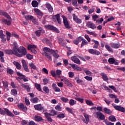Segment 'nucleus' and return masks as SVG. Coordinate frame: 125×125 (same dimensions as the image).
I'll return each mask as SVG.
<instances>
[{"label": "nucleus", "instance_id": "nucleus-33", "mask_svg": "<svg viewBox=\"0 0 125 125\" xmlns=\"http://www.w3.org/2000/svg\"><path fill=\"white\" fill-rule=\"evenodd\" d=\"M30 101H31L32 103H38V102L40 101V99H39L38 97L32 98L31 99Z\"/></svg>", "mask_w": 125, "mask_h": 125}, {"label": "nucleus", "instance_id": "nucleus-27", "mask_svg": "<svg viewBox=\"0 0 125 125\" xmlns=\"http://www.w3.org/2000/svg\"><path fill=\"white\" fill-rule=\"evenodd\" d=\"M13 63L15 66H16L17 69L18 70H21V64H20L19 62L14 61L13 62Z\"/></svg>", "mask_w": 125, "mask_h": 125}, {"label": "nucleus", "instance_id": "nucleus-58", "mask_svg": "<svg viewBox=\"0 0 125 125\" xmlns=\"http://www.w3.org/2000/svg\"><path fill=\"white\" fill-rule=\"evenodd\" d=\"M33 55L30 54H26V58L28 59V60H32V59H33Z\"/></svg>", "mask_w": 125, "mask_h": 125}, {"label": "nucleus", "instance_id": "nucleus-22", "mask_svg": "<svg viewBox=\"0 0 125 125\" xmlns=\"http://www.w3.org/2000/svg\"><path fill=\"white\" fill-rule=\"evenodd\" d=\"M114 107L115 109V110H117V111H120V112H123V113H124L125 112V108L121 106L115 105Z\"/></svg>", "mask_w": 125, "mask_h": 125}, {"label": "nucleus", "instance_id": "nucleus-44", "mask_svg": "<svg viewBox=\"0 0 125 125\" xmlns=\"http://www.w3.org/2000/svg\"><path fill=\"white\" fill-rule=\"evenodd\" d=\"M58 42L60 44H62V45H63V46L65 45V42H64V40H63V39H62V38H59Z\"/></svg>", "mask_w": 125, "mask_h": 125}, {"label": "nucleus", "instance_id": "nucleus-47", "mask_svg": "<svg viewBox=\"0 0 125 125\" xmlns=\"http://www.w3.org/2000/svg\"><path fill=\"white\" fill-rule=\"evenodd\" d=\"M43 42L44 43H47L49 45H51V42H50L47 39H44L42 40Z\"/></svg>", "mask_w": 125, "mask_h": 125}, {"label": "nucleus", "instance_id": "nucleus-23", "mask_svg": "<svg viewBox=\"0 0 125 125\" xmlns=\"http://www.w3.org/2000/svg\"><path fill=\"white\" fill-rule=\"evenodd\" d=\"M33 10L34 12H35L37 15H39V16H42V15H43V13L42 12L41 10L38 8H34Z\"/></svg>", "mask_w": 125, "mask_h": 125}, {"label": "nucleus", "instance_id": "nucleus-28", "mask_svg": "<svg viewBox=\"0 0 125 125\" xmlns=\"http://www.w3.org/2000/svg\"><path fill=\"white\" fill-rule=\"evenodd\" d=\"M64 83L69 87H73V84L67 79L64 82Z\"/></svg>", "mask_w": 125, "mask_h": 125}, {"label": "nucleus", "instance_id": "nucleus-1", "mask_svg": "<svg viewBox=\"0 0 125 125\" xmlns=\"http://www.w3.org/2000/svg\"><path fill=\"white\" fill-rule=\"evenodd\" d=\"M15 54L18 57H22L27 55V49L24 46H20L18 48H16Z\"/></svg>", "mask_w": 125, "mask_h": 125}, {"label": "nucleus", "instance_id": "nucleus-35", "mask_svg": "<svg viewBox=\"0 0 125 125\" xmlns=\"http://www.w3.org/2000/svg\"><path fill=\"white\" fill-rule=\"evenodd\" d=\"M104 113H105V114H107L108 115L110 114H112V112L111 111V110H110V109H108L107 107H104Z\"/></svg>", "mask_w": 125, "mask_h": 125}, {"label": "nucleus", "instance_id": "nucleus-12", "mask_svg": "<svg viewBox=\"0 0 125 125\" xmlns=\"http://www.w3.org/2000/svg\"><path fill=\"white\" fill-rule=\"evenodd\" d=\"M86 26L88 28H90L92 30H94L96 29V26H95V24L93 23V22H91L90 21H88L86 23Z\"/></svg>", "mask_w": 125, "mask_h": 125}, {"label": "nucleus", "instance_id": "nucleus-54", "mask_svg": "<svg viewBox=\"0 0 125 125\" xmlns=\"http://www.w3.org/2000/svg\"><path fill=\"white\" fill-rule=\"evenodd\" d=\"M11 94L12 95H14V96H15V95H17V90L15 89H12Z\"/></svg>", "mask_w": 125, "mask_h": 125}, {"label": "nucleus", "instance_id": "nucleus-8", "mask_svg": "<svg viewBox=\"0 0 125 125\" xmlns=\"http://www.w3.org/2000/svg\"><path fill=\"white\" fill-rule=\"evenodd\" d=\"M42 33V34H44L45 33V32L44 31V30H43V29H42V28L40 27L39 30L35 31V35L37 37H41V35Z\"/></svg>", "mask_w": 125, "mask_h": 125}, {"label": "nucleus", "instance_id": "nucleus-45", "mask_svg": "<svg viewBox=\"0 0 125 125\" xmlns=\"http://www.w3.org/2000/svg\"><path fill=\"white\" fill-rule=\"evenodd\" d=\"M58 119H64L65 118V114L64 113H60L57 116Z\"/></svg>", "mask_w": 125, "mask_h": 125}, {"label": "nucleus", "instance_id": "nucleus-25", "mask_svg": "<svg viewBox=\"0 0 125 125\" xmlns=\"http://www.w3.org/2000/svg\"><path fill=\"white\" fill-rule=\"evenodd\" d=\"M100 75L102 76V78L104 81H105V82H107L109 79H108V77L107 76V75L105 74L104 72H102L100 74Z\"/></svg>", "mask_w": 125, "mask_h": 125}, {"label": "nucleus", "instance_id": "nucleus-4", "mask_svg": "<svg viewBox=\"0 0 125 125\" xmlns=\"http://www.w3.org/2000/svg\"><path fill=\"white\" fill-rule=\"evenodd\" d=\"M62 18L63 19V23L66 29H71V26L70 25V23H69V21H68V19H67V17L64 15H62Z\"/></svg>", "mask_w": 125, "mask_h": 125}, {"label": "nucleus", "instance_id": "nucleus-20", "mask_svg": "<svg viewBox=\"0 0 125 125\" xmlns=\"http://www.w3.org/2000/svg\"><path fill=\"white\" fill-rule=\"evenodd\" d=\"M45 5L49 12L52 13V12H53V8L51 6V5L49 3H46L45 4Z\"/></svg>", "mask_w": 125, "mask_h": 125}, {"label": "nucleus", "instance_id": "nucleus-14", "mask_svg": "<svg viewBox=\"0 0 125 125\" xmlns=\"http://www.w3.org/2000/svg\"><path fill=\"white\" fill-rule=\"evenodd\" d=\"M44 115L45 117V118L47 119V121H48V122H50V123H52L53 122V120L51 118V114H50V113H48V112H45L44 113Z\"/></svg>", "mask_w": 125, "mask_h": 125}, {"label": "nucleus", "instance_id": "nucleus-55", "mask_svg": "<svg viewBox=\"0 0 125 125\" xmlns=\"http://www.w3.org/2000/svg\"><path fill=\"white\" fill-rule=\"evenodd\" d=\"M50 113H50V114L51 116H54L57 115V111L55 110H51Z\"/></svg>", "mask_w": 125, "mask_h": 125}, {"label": "nucleus", "instance_id": "nucleus-10", "mask_svg": "<svg viewBox=\"0 0 125 125\" xmlns=\"http://www.w3.org/2000/svg\"><path fill=\"white\" fill-rule=\"evenodd\" d=\"M21 62L22 64V67L25 70V72H29V68H28V65H27V62H26V61L25 60H22L21 61Z\"/></svg>", "mask_w": 125, "mask_h": 125}, {"label": "nucleus", "instance_id": "nucleus-64", "mask_svg": "<svg viewBox=\"0 0 125 125\" xmlns=\"http://www.w3.org/2000/svg\"><path fill=\"white\" fill-rule=\"evenodd\" d=\"M22 125H29V122H27V121L23 120L21 122Z\"/></svg>", "mask_w": 125, "mask_h": 125}, {"label": "nucleus", "instance_id": "nucleus-26", "mask_svg": "<svg viewBox=\"0 0 125 125\" xmlns=\"http://www.w3.org/2000/svg\"><path fill=\"white\" fill-rule=\"evenodd\" d=\"M105 47L107 51H109V52H111V53H113V52H114V50H113V49H112V48L110 45H109V44H105Z\"/></svg>", "mask_w": 125, "mask_h": 125}, {"label": "nucleus", "instance_id": "nucleus-43", "mask_svg": "<svg viewBox=\"0 0 125 125\" xmlns=\"http://www.w3.org/2000/svg\"><path fill=\"white\" fill-rule=\"evenodd\" d=\"M108 119L110 122H116L117 121V119H116V117L115 116L111 115L108 117Z\"/></svg>", "mask_w": 125, "mask_h": 125}, {"label": "nucleus", "instance_id": "nucleus-60", "mask_svg": "<svg viewBox=\"0 0 125 125\" xmlns=\"http://www.w3.org/2000/svg\"><path fill=\"white\" fill-rule=\"evenodd\" d=\"M68 75L69 78H74L75 77V73L73 72H69Z\"/></svg>", "mask_w": 125, "mask_h": 125}, {"label": "nucleus", "instance_id": "nucleus-56", "mask_svg": "<svg viewBox=\"0 0 125 125\" xmlns=\"http://www.w3.org/2000/svg\"><path fill=\"white\" fill-rule=\"evenodd\" d=\"M32 22L34 24V25H39V22L36 18H33L32 19Z\"/></svg>", "mask_w": 125, "mask_h": 125}, {"label": "nucleus", "instance_id": "nucleus-30", "mask_svg": "<svg viewBox=\"0 0 125 125\" xmlns=\"http://www.w3.org/2000/svg\"><path fill=\"white\" fill-rule=\"evenodd\" d=\"M83 116L86 121V122H85V124L87 125L88 124V122H89V116H88V114L86 113H84Z\"/></svg>", "mask_w": 125, "mask_h": 125}, {"label": "nucleus", "instance_id": "nucleus-48", "mask_svg": "<svg viewBox=\"0 0 125 125\" xmlns=\"http://www.w3.org/2000/svg\"><path fill=\"white\" fill-rule=\"evenodd\" d=\"M25 19L26 20H33L34 19V16L31 15L25 16Z\"/></svg>", "mask_w": 125, "mask_h": 125}, {"label": "nucleus", "instance_id": "nucleus-41", "mask_svg": "<svg viewBox=\"0 0 125 125\" xmlns=\"http://www.w3.org/2000/svg\"><path fill=\"white\" fill-rule=\"evenodd\" d=\"M43 90L46 94H48V93H49V88H48V87L47 86H44L43 87Z\"/></svg>", "mask_w": 125, "mask_h": 125}, {"label": "nucleus", "instance_id": "nucleus-2", "mask_svg": "<svg viewBox=\"0 0 125 125\" xmlns=\"http://www.w3.org/2000/svg\"><path fill=\"white\" fill-rule=\"evenodd\" d=\"M43 50L44 53H43V55L48 59L49 61H52V58L51 57V55L49 53H51V49L49 48L45 47Z\"/></svg>", "mask_w": 125, "mask_h": 125}, {"label": "nucleus", "instance_id": "nucleus-62", "mask_svg": "<svg viewBox=\"0 0 125 125\" xmlns=\"http://www.w3.org/2000/svg\"><path fill=\"white\" fill-rule=\"evenodd\" d=\"M51 75L54 77L55 78L56 77V72L54 70H52L51 71Z\"/></svg>", "mask_w": 125, "mask_h": 125}, {"label": "nucleus", "instance_id": "nucleus-13", "mask_svg": "<svg viewBox=\"0 0 125 125\" xmlns=\"http://www.w3.org/2000/svg\"><path fill=\"white\" fill-rule=\"evenodd\" d=\"M108 63L109 64H114L115 65H119V62H118L115 58H110L108 60Z\"/></svg>", "mask_w": 125, "mask_h": 125}, {"label": "nucleus", "instance_id": "nucleus-51", "mask_svg": "<svg viewBox=\"0 0 125 125\" xmlns=\"http://www.w3.org/2000/svg\"><path fill=\"white\" fill-rule=\"evenodd\" d=\"M98 46H99V42L98 41H96L94 42V44L93 45V48L97 49L98 48Z\"/></svg>", "mask_w": 125, "mask_h": 125}, {"label": "nucleus", "instance_id": "nucleus-31", "mask_svg": "<svg viewBox=\"0 0 125 125\" xmlns=\"http://www.w3.org/2000/svg\"><path fill=\"white\" fill-rule=\"evenodd\" d=\"M31 4L33 7H38V6H39V2H38L37 0L32 1Z\"/></svg>", "mask_w": 125, "mask_h": 125}, {"label": "nucleus", "instance_id": "nucleus-32", "mask_svg": "<svg viewBox=\"0 0 125 125\" xmlns=\"http://www.w3.org/2000/svg\"><path fill=\"white\" fill-rule=\"evenodd\" d=\"M85 103L88 105V106H94V104L92 102L91 100H87L85 101Z\"/></svg>", "mask_w": 125, "mask_h": 125}, {"label": "nucleus", "instance_id": "nucleus-36", "mask_svg": "<svg viewBox=\"0 0 125 125\" xmlns=\"http://www.w3.org/2000/svg\"><path fill=\"white\" fill-rule=\"evenodd\" d=\"M2 22H3L5 24H6L7 26H9V25L11 24V21H7V20H5L4 19H2Z\"/></svg>", "mask_w": 125, "mask_h": 125}, {"label": "nucleus", "instance_id": "nucleus-59", "mask_svg": "<svg viewBox=\"0 0 125 125\" xmlns=\"http://www.w3.org/2000/svg\"><path fill=\"white\" fill-rule=\"evenodd\" d=\"M75 80H76V83H82L83 82V80L79 79V77L75 78Z\"/></svg>", "mask_w": 125, "mask_h": 125}, {"label": "nucleus", "instance_id": "nucleus-24", "mask_svg": "<svg viewBox=\"0 0 125 125\" xmlns=\"http://www.w3.org/2000/svg\"><path fill=\"white\" fill-rule=\"evenodd\" d=\"M21 86L22 87H23L24 89H26L27 92H30L31 91V87L30 86V85L26 84H22Z\"/></svg>", "mask_w": 125, "mask_h": 125}, {"label": "nucleus", "instance_id": "nucleus-42", "mask_svg": "<svg viewBox=\"0 0 125 125\" xmlns=\"http://www.w3.org/2000/svg\"><path fill=\"white\" fill-rule=\"evenodd\" d=\"M61 100H62V102H63V103H68L69 102V99L65 97H61Z\"/></svg>", "mask_w": 125, "mask_h": 125}, {"label": "nucleus", "instance_id": "nucleus-52", "mask_svg": "<svg viewBox=\"0 0 125 125\" xmlns=\"http://www.w3.org/2000/svg\"><path fill=\"white\" fill-rule=\"evenodd\" d=\"M84 72L86 74V75H87L88 76H91V75H92V73H91L90 71L86 69H84Z\"/></svg>", "mask_w": 125, "mask_h": 125}, {"label": "nucleus", "instance_id": "nucleus-49", "mask_svg": "<svg viewBox=\"0 0 125 125\" xmlns=\"http://www.w3.org/2000/svg\"><path fill=\"white\" fill-rule=\"evenodd\" d=\"M7 74H9V75H13L14 74V71L10 68H7Z\"/></svg>", "mask_w": 125, "mask_h": 125}, {"label": "nucleus", "instance_id": "nucleus-11", "mask_svg": "<svg viewBox=\"0 0 125 125\" xmlns=\"http://www.w3.org/2000/svg\"><path fill=\"white\" fill-rule=\"evenodd\" d=\"M72 16H73V19L74 21L76 22V23H77V24H82V20L79 19V18L77 15H76V14H73L72 15Z\"/></svg>", "mask_w": 125, "mask_h": 125}, {"label": "nucleus", "instance_id": "nucleus-3", "mask_svg": "<svg viewBox=\"0 0 125 125\" xmlns=\"http://www.w3.org/2000/svg\"><path fill=\"white\" fill-rule=\"evenodd\" d=\"M3 109H1V108H0V115H6L7 116H10V117H14V114L12 113V112H11L7 108H4Z\"/></svg>", "mask_w": 125, "mask_h": 125}, {"label": "nucleus", "instance_id": "nucleus-5", "mask_svg": "<svg viewBox=\"0 0 125 125\" xmlns=\"http://www.w3.org/2000/svg\"><path fill=\"white\" fill-rule=\"evenodd\" d=\"M45 29H47L48 30H50V31H54V32H55L56 33H60L59 29L54 27V26L50 24L45 25Z\"/></svg>", "mask_w": 125, "mask_h": 125}, {"label": "nucleus", "instance_id": "nucleus-9", "mask_svg": "<svg viewBox=\"0 0 125 125\" xmlns=\"http://www.w3.org/2000/svg\"><path fill=\"white\" fill-rule=\"evenodd\" d=\"M96 114L98 120H100L101 121L105 120V116L103 115V113L102 112H100V111L97 112Z\"/></svg>", "mask_w": 125, "mask_h": 125}, {"label": "nucleus", "instance_id": "nucleus-63", "mask_svg": "<svg viewBox=\"0 0 125 125\" xmlns=\"http://www.w3.org/2000/svg\"><path fill=\"white\" fill-rule=\"evenodd\" d=\"M104 124L106 125H114V123H112L111 122L108 121V120H105Z\"/></svg>", "mask_w": 125, "mask_h": 125}, {"label": "nucleus", "instance_id": "nucleus-53", "mask_svg": "<svg viewBox=\"0 0 125 125\" xmlns=\"http://www.w3.org/2000/svg\"><path fill=\"white\" fill-rule=\"evenodd\" d=\"M55 110L57 111H59L60 112H61L62 111V107L60 106L59 105H57L55 107Z\"/></svg>", "mask_w": 125, "mask_h": 125}, {"label": "nucleus", "instance_id": "nucleus-61", "mask_svg": "<svg viewBox=\"0 0 125 125\" xmlns=\"http://www.w3.org/2000/svg\"><path fill=\"white\" fill-rule=\"evenodd\" d=\"M75 99H76L77 101H79V102H80L81 103H83V101H84L83 99L75 98Z\"/></svg>", "mask_w": 125, "mask_h": 125}, {"label": "nucleus", "instance_id": "nucleus-6", "mask_svg": "<svg viewBox=\"0 0 125 125\" xmlns=\"http://www.w3.org/2000/svg\"><path fill=\"white\" fill-rule=\"evenodd\" d=\"M78 57L80 58V56H73L71 57V60H72V61H73L74 63H75L76 64H78V65H81V61H80V59H79Z\"/></svg>", "mask_w": 125, "mask_h": 125}, {"label": "nucleus", "instance_id": "nucleus-15", "mask_svg": "<svg viewBox=\"0 0 125 125\" xmlns=\"http://www.w3.org/2000/svg\"><path fill=\"white\" fill-rule=\"evenodd\" d=\"M51 54H52L53 57L57 59L59 58L60 56L58 54V51L51 49Z\"/></svg>", "mask_w": 125, "mask_h": 125}, {"label": "nucleus", "instance_id": "nucleus-29", "mask_svg": "<svg viewBox=\"0 0 125 125\" xmlns=\"http://www.w3.org/2000/svg\"><path fill=\"white\" fill-rule=\"evenodd\" d=\"M111 46L112 48H119L121 47V45L118 43H111Z\"/></svg>", "mask_w": 125, "mask_h": 125}, {"label": "nucleus", "instance_id": "nucleus-21", "mask_svg": "<svg viewBox=\"0 0 125 125\" xmlns=\"http://www.w3.org/2000/svg\"><path fill=\"white\" fill-rule=\"evenodd\" d=\"M0 15H3V16H5V17H6L7 19H9V20H10L11 19V18H10V16L7 14L6 12L4 11L1 10L0 9Z\"/></svg>", "mask_w": 125, "mask_h": 125}, {"label": "nucleus", "instance_id": "nucleus-38", "mask_svg": "<svg viewBox=\"0 0 125 125\" xmlns=\"http://www.w3.org/2000/svg\"><path fill=\"white\" fill-rule=\"evenodd\" d=\"M35 86L37 90H39V91H42V88L41 87V84L38 83H35Z\"/></svg>", "mask_w": 125, "mask_h": 125}, {"label": "nucleus", "instance_id": "nucleus-50", "mask_svg": "<svg viewBox=\"0 0 125 125\" xmlns=\"http://www.w3.org/2000/svg\"><path fill=\"white\" fill-rule=\"evenodd\" d=\"M88 43V42L84 39H83V40H82V42L81 43V47H83L84 45H86Z\"/></svg>", "mask_w": 125, "mask_h": 125}, {"label": "nucleus", "instance_id": "nucleus-40", "mask_svg": "<svg viewBox=\"0 0 125 125\" xmlns=\"http://www.w3.org/2000/svg\"><path fill=\"white\" fill-rule=\"evenodd\" d=\"M76 103L77 102L75 101V100L73 99H70L69 102V104L70 106H74V105H76Z\"/></svg>", "mask_w": 125, "mask_h": 125}, {"label": "nucleus", "instance_id": "nucleus-19", "mask_svg": "<svg viewBox=\"0 0 125 125\" xmlns=\"http://www.w3.org/2000/svg\"><path fill=\"white\" fill-rule=\"evenodd\" d=\"M5 52L6 54H14L15 55V52H16V48H13V50H6Z\"/></svg>", "mask_w": 125, "mask_h": 125}, {"label": "nucleus", "instance_id": "nucleus-57", "mask_svg": "<svg viewBox=\"0 0 125 125\" xmlns=\"http://www.w3.org/2000/svg\"><path fill=\"white\" fill-rule=\"evenodd\" d=\"M72 5L77 7L78 6V0H72Z\"/></svg>", "mask_w": 125, "mask_h": 125}, {"label": "nucleus", "instance_id": "nucleus-39", "mask_svg": "<svg viewBox=\"0 0 125 125\" xmlns=\"http://www.w3.org/2000/svg\"><path fill=\"white\" fill-rule=\"evenodd\" d=\"M34 120L36 122H41V121H42V118L41 116L36 115L35 116Z\"/></svg>", "mask_w": 125, "mask_h": 125}, {"label": "nucleus", "instance_id": "nucleus-7", "mask_svg": "<svg viewBox=\"0 0 125 125\" xmlns=\"http://www.w3.org/2000/svg\"><path fill=\"white\" fill-rule=\"evenodd\" d=\"M18 107L19 109L22 110L23 112H25V113H27V110H28V108L26 105H24L23 104L21 103L19 104L18 105Z\"/></svg>", "mask_w": 125, "mask_h": 125}, {"label": "nucleus", "instance_id": "nucleus-16", "mask_svg": "<svg viewBox=\"0 0 125 125\" xmlns=\"http://www.w3.org/2000/svg\"><path fill=\"white\" fill-rule=\"evenodd\" d=\"M70 65L71 66L72 68H73L74 70H76V71L81 72V71H82L83 70L82 68L79 67L78 65L76 64H71Z\"/></svg>", "mask_w": 125, "mask_h": 125}, {"label": "nucleus", "instance_id": "nucleus-18", "mask_svg": "<svg viewBox=\"0 0 125 125\" xmlns=\"http://www.w3.org/2000/svg\"><path fill=\"white\" fill-rule=\"evenodd\" d=\"M34 108L37 111H42L43 110V106H42V104L35 105Z\"/></svg>", "mask_w": 125, "mask_h": 125}, {"label": "nucleus", "instance_id": "nucleus-17", "mask_svg": "<svg viewBox=\"0 0 125 125\" xmlns=\"http://www.w3.org/2000/svg\"><path fill=\"white\" fill-rule=\"evenodd\" d=\"M53 19H56L59 24H61V20L60 19V14H58L53 16Z\"/></svg>", "mask_w": 125, "mask_h": 125}, {"label": "nucleus", "instance_id": "nucleus-37", "mask_svg": "<svg viewBox=\"0 0 125 125\" xmlns=\"http://www.w3.org/2000/svg\"><path fill=\"white\" fill-rule=\"evenodd\" d=\"M27 48L28 50H31L32 49H34V48H37V45L29 44L28 45Z\"/></svg>", "mask_w": 125, "mask_h": 125}, {"label": "nucleus", "instance_id": "nucleus-34", "mask_svg": "<svg viewBox=\"0 0 125 125\" xmlns=\"http://www.w3.org/2000/svg\"><path fill=\"white\" fill-rule=\"evenodd\" d=\"M29 66L31 70H36L37 69V66H36V65L33 62L29 63Z\"/></svg>", "mask_w": 125, "mask_h": 125}, {"label": "nucleus", "instance_id": "nucleus-46", "mask_svg": "<svg viewBox=\"0 0 125 125\" xmlns=\"http://www.w3.org/2000/svg\"><path fill=\"white\" fill-rule=\"evenodd\" d=\"M65 110H66V111L68 112V113H70V114H72V115H74V110H73L72 108L70 107H66L65 108Z\"/></svg>", "mask_w": 125, "mask_h": 125}]
</instances>
